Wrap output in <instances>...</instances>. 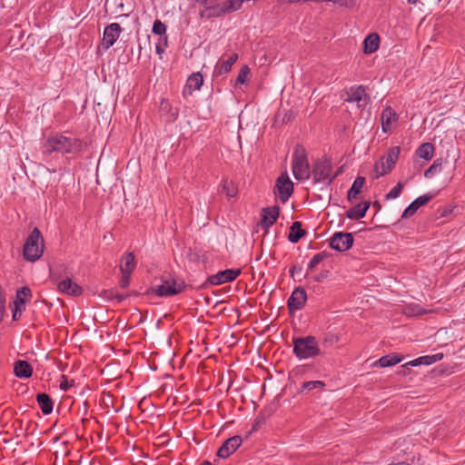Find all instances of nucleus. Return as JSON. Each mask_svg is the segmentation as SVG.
Instances as JSON below:
<instances>
[{
    "mask_svg": "<svg viewBox=\"0 0 465 465\" xmlns=\"http://www.w3.org/2000/svg\"><path fill=\"white\" fill-rule=\"evenodd\" d=\"M400 152L401 148L399 146L390 148L387 155L381 158L374 163L372 177L374 179H379L390 173L393 169L399 158Z\"/></svg>",
    "mask_w": 465,
    "mask_h": 465,
    "instance_id": "6",
    "label": "nucleus"
},
{
    "mask_svg": "<svg viewBox=\"0 0 465 465\" xmlns=\"http://www.w3.org/2000/svg\"><path fill=\"white\" fill-rule=\"evenodd\" d=\"M353 243V236L351 232H337L330 239V246L335 251L345 252Z\"/></svg>",
    "mask_w": 465,
    "mask_h": 465,
    "instance_id": "8",
    "label": "nucleus"
},
{
    "mask_svg": "<svg viewBox=\"0 0 465 465\" xmlns=\"http://www.w3.org/2000/svg\"><path fill=\"white\" fill-rule=\"evenodd\" d=\"M441 170V163L439 160L434 161V163L425 171L424 176L426 178H431L437 173Z\"/></svg>",
    "mask_w": 465,
    "mask_h": 465,
    "instance_id": "34",
    "label": "nucleus"
},
{
    "mask_svg": "<svg viewBox=\"0 0 465 465\" xmlns=\"http://www.w3.org/2000/svg\"><path fill=\"white\" fill-rule=\"evenodd\" d=\"M346 95L347 97L344 100L348 103H356L358 108H364L370 100L365 89L361 85L351 87L346 92Z\"/></svg>",
    "mask_w": 465,
    "mask_h": 465,
    "instance_id": "9",
    "label": "nucleus"
},
{
    "mask_svg": "<svg viewBox=\"0 0 465 465\" xmlns=\"http://www.w3.org/2000/svg\"><path fill=\"white\" fill-rule=\"evenodd\" d=\"M279 213L280 209L278 206L264 208L262 210V217L261 221L262 227L267 229L272 226L276 222Z\"/></svg>",
    "mask_w": 465,
    "mask_h": 465,
    "instance_id": "18",
    "label": "nucleus"
},
{
    "mask_svg": "<svg viewBox=\"0 0 465 465\" xmlns=\"http://www.w3.org/2000/svg\"><path fill=\"white\" fill-rule=\"evenodd\" d=\"M241 0H225L219 5L217 17L231 14L239 10L242 6Z\"/></svg>",
    "mask_w": 465,
    "mask_h": 465,
    "instance_id": "22",
    "label": "nucleus"
},
{
    "mask_svg": "<svg viewBox=\"0 0 465 465\" xmlns=\"http://www.w3.org/2000/svg\"><path fill=\"white\" fill-rule=\"evenodd\" d=\"M305 232L302 229L300 222H294L291 226V232L289 233L288 239L291 242H297L303 235Z\"/></svg>",
    "mask_w": 465,
    "mask_h": 465,
    "instance_id": "32",
    "label": "nucleus"
},
{
    "mask_svg": "<svg viewBox=\"0 0 465 465\" xmlns=\"http://www.w3.org/2000/svg\"><path fill=\"white\" fill-rule=\"evenodd\" d=\"M198 3L203 9L200 11L199 15L202 18L211 19L217 17L219 9V0H194Z\"/></svg>",
    "mask_w": 465,
    "mask_h": 465,
    "instance_id": "14",
    "label": "nucleus"
},
{
    "mask_svg": "<svg viewBox=\"0 0 465 465\" xmlns=\"http://www.w3.org/2000/svg\"><path fill=\"white\" fill-rule=\"evenodd\" d=\"M185 283L181 279L172 276H163L161 282L153 287V292L159 297H170L182 292Z\"/></svg>",
    "mask_w": 465,
    "mask_h": 465,
    "instance_id": "5",
    "label": "nucleus"
},
{
    "mask_svg": "<svg viewBox=\"0 0 465 465\" xmlns=\"http://www.w3.org/2000/svg\"><path fill=\"white\" fill-rule=\"evenodd\" d=\"M419 0H407L410 5H415Z\"/></svg>",
    "mask_w": 465,
    "mask_h": 465,
    "instance_id": "50",
    "label": "nucleus"
},
{
    "mask_svg": "<svg viewBox=\"0 0 465 465\" xmlns=\"http://www.w3.org/2000/svg\"><path fill=\"white\" fill-rule=\"evenodd\" d=\"M250 74V69L247 65H243L241 69H240V72L238 74V76H237V83L238 84H243L246 83V80H247V77Z\"/></svg>",
    "mask_w": 465,
    "mask_h": 465,
    "instance_id": "40",
    "label": "nucleus"
},
{
    "mask_svg": "<svg viewBox=\"0 0 465 465\" xmlns=\"http://www.w3.org/2000/svg\"><path fill=\"white\" fill-rule=\"evenodd\" d=\"M258 424H259V421H257V423L253 426V430H256V428L258 427Z\"/></svg>",
    "mask_w": 465,
    "mask_h": 465,
    "instance_id": "52",
    "label": "nucleus"
},
{
    "mask_svg": "<svg viewBox=\"0 0 465 465\" xmlns=\"http://www.w3.org/2000/svg\"><path fill=\"white\" fill-rule=\"evenodd\" d=\"M44 252V239L40 231L35 228L27 237L24 248V257L28 262H35L40 259Z\"/></svg>",
    "mask_w": 465,
    "mask_h": 465,
    "instance_id": "4",
    "label": "nucleus"
},
{
    "mask_svg": "<svg viewBox=\"0 0 465 465\" xmlns=\"http://www.w3.org/2000/svg\"><path fill=\"white\" fill-rule=\"evenodd\" d=\"M131 274L122 273L120 280V286L124 289L127 288L130 284Z\"/></svg>",
    "mask_w": 465,
    "mask_h": 465,
    "instance_id": "43",
    "label": "nucleus"
},
{
    "mask_svg": "<svg viewBox=\"0 0 465 465\" xmlns=\"http://www.w3.org/2000/svg\"><path fill=\"white\" fill-rule=\"evenodd\" d=\"M340 173V170H337L336 176Z\"/></svg>",
    "mask_w": 465,
    "mask_h": 465,
    "instance_id": "53",
    "label": "nucleus"
},
{
    "mask_svg": "<svg viewBox=\"0 0 465 465\" xmlns=\"http://www.w3.org/2000/svg\"><path fill=\"white\" fill-rule=\"evenodd\" d=\"M166 25L162 23L160 20H155L153 25V33L162 36L165 35Z\"/></svg>",
    "mask_w": 465,
    "mask_h": 465,
    "instance_id": "39",
    "label": "nucleus"
},
{
    "mask_svg": "<svg viewBox=\"0 0 465 465\" xmlns=\"http://www.w3.org/2000/svg\"><path fill=\"white\" fill-rule=\"evenodd\" d=\"M203 84V75L200 73H194L189 76L186 84L183 90V95L188 96L193 94V91L200 90Z\"/></svg>",
    "mask_w": 465,
    "mask_h": 465,
    "instance_id": "16",
    "label": "nucleus"
},
{
    "mask_svg": "<svg viewBox=\"0 0 465 465\" xmlns=\"http://www.w3.org/2000/svg\"><path fill=\"white\" fill-rule=\"evenodd\" d=\"M331 165L328 163L322 162L317 163L312 170V174L316 182H324L329 180V183H331L336 177V174L331 176Z\"/></svg>",
    "mask_w": 465,
    "mask_h": 465,
    "instance_id": "15",
    "label": "nucleus"
},
{
    "mask_svg": "<svg viewBox=\"0 0 465 465\" xmlns=\"http://www.w3.org/2000/svg\"><path fill=\"white\" fill-rule=\"evenodd\" d=\"M292 169L296 180L305 181L310 178L311 171L306 150L301 144H297L294 148Z\"/></svg>",
    "mask_w": 465,
    "mask_h": 465,
    "instance_id": "3",
    "label": "nucleus"
},
{
    "mask_svg": "<svg viewBox=\"0 0 465 465\" xmlns=\"http://www.w3.org/2000/svg\"><path fill=\"white\" fill-rule=\"evenodd\" d=\"M114 297L119 302H123L125 299L124 295H115Z\"/></svg>",
    "mask_w": 465,
    "mask_h": 465,
    "instance_id": "49",
    "label": "nucleus"
},
{
    "mask_svg": "<svg viewBox=\"0 0 465 465\" xmlns=\"http://www.w3.org/2000/svg\"><path fill=\"white\" fill-rule=\"evenodd\" d=\"M281 4H298L301 2H322V0H278Z\"/></svg>",
    "mask_w": 465,
    "mask_h": 465,
    "instance_id": "44",
    "label": "nucleus"
},
{
    "mask_svg": "<svg viewBox=\"0 0 465 465\" xmlns=\"http://www.w3.org/2000/svg\"><path fill=\"white\" fill-rule=\"evenodd\" d=\"M14 372L18 378H29L33 374L32 366L25 361H16L14 364Z\"/></svg>",
    "mask_w": 465,
    "mask_h": 465,
    "instance_id": "23",
    "label": "nucleus"
},
{
    "mask_svg": "<svg viewBox=\"0 0 465 465\" xmlns=\"http://www.w3.org/2000/svg\"><path fill=\"white\" fill-rule=\"evenodd\" d=\"M323 386L324 383L321 381H310L303 382L302 388V390L312 391L314 389L322 388Z\"/></svg>",
    "mask_w": 465,
    "mask_h": 465,
    "instance_id": "38",
    "label": "nucleus"
},
{
    "mask_svg": "<svg viewBox=\"0 0 465 465\" xmlns=\"http://www.w3.org/2000/svg\"><path fill=\"white\" fill-rule=\"evenodd\" d=\"M401 361V358L396 354H389L382 356L375 363V366H380L382 368L393 366L399 363Z\"/></svg>",
    "mask_w": 465,
    "mask_h": 465,
    "instance_id": "31",
    "label": "nucleus"
},
{
    "mask_svg": "<svg viewBox=\"0 0 465 465\" xmlns=\"http://www.w3.org/2000/svg\"><path fill=\"white\" fill-rule=\"evenodd\" d=\"M403 185L401 183H398L396 186H394L387 194L386 199L387 200H393L399 197V195L401 193Z\"/></svg>",
    "mask_w": 465,
    "mask_h": 465,
    "instance_id": "37",
    "label": "nucleus"
},
{
    "mask_svg": "<svg viewBox=\"0 0 465 465\" xmlns=\"http://www.w3.org/2000/svg\"><path fill=\"white\" fill-rule=\"evenodd\" d=\"M364 53L365 54H372L374 53L380 45V36L373 33L369 35L364 42Z\"/></svg>",
    "mask_w": 465,
    "mask_h": 465,
    "instance_id": "27",
    "label": "nucleus"
},
{
    "mask_svg": "<svg viewBox=\"0 0 465 465\" xmlns=\"http://www.w3.org/2000/svg\"><path fill=\"white\" fill-rule=\"evenodd\" d=\"M223 191L230 198L234 197L237 194V188L232 182L225 180L223 184Z\"/></svg>",
    "mask_w": 465,
    "mask_h": 465,
    "instance_id": "35",
    "label": "nucleus"
},
{
    "mask_svg": "<svg viewBox=\"0 0 465 465\" xmlns=\"http://www.w3.org/2000/svg\"><path fill=\"white\" fill-rule=\"evenodd\" d=\"M307 293L302 287H297L293 290L288 299L287 304L291 312L301 310L306 302Z\"/></svg>",
    "mask_w": 465,
    "mask_h": 465,
    "instance_id": "10",
    "label": "nucleus"
},
{
    "mask_svg": "<svg viewBox=\"0 0 465 465\" xmlns=\"http://www.w3.org/2000/svg\"><path fill=\"white\" fill-rule=\"evenodd\" d=\"M325 257V252H319L315 254L309 262L308 271H312Z\"/></svg>",
    "mask_w": 465,
    "mask_h": 465,
    "instance_id": "36",
    "label": "nucleus"
},
{
    "mask_svg": "<svg viewBox=\"0 0 465 465\" xmlns=\"http://www.w3.org/2000/svg\"><path fill=\"white\" fill-rule=\"evenodd\" d=\"M239 269H227L218 272L216 274L209 277V282L213 285H220L233 281L239 274Z\"/></svg>",
    "mask_w": 465,
    "mask_h": 465,
    "instance_id": "12",
    "label": "nucleus"
},
{
    "mask_svg": "<svg viewBox=\"0 0 465 465\" xmlns=\"http://www.w3.org/2000/svg\"><path fill=\"white\" fill-rule=\"evenodd\" d=\"M200 465H212V463L210 461H208V460H204Z\"/></svg>",
    "mask_w": 465,
    "mask_h": 465,
    "instance_id": "51",
    "label": "nucleus"
},
{
    "mask_svg": "<svg viewBox=\"0 0 465 465\" xmlns=\"http://www.w3.org/2000/svg\"><path fill=\"white\" fill-rule=\"evenodd\" d=\"M58 289L60 292L73 296H80L83 292L82 288L69 278L60 282Z\"/></svg>",
    "mask_w": 465,
    "mask_h": 465,
    "instance_id": "20",
    "label": "nucleus"
},
{
    "mask_svg": "<svg viewBox=\"0 0 465 465\" xmlns=\"http://www.w3.org/2000/svg\"><path fill=\"white\" fill-rule=\"evenodd\" d=\"M293 353L300 360L313 358L321 354L317 340L314 336L293 338Z\"/></svg>",
    "mask_w": 465,
    "mask_h": 465,
    "instance_id": "2",
    "label": "nucleus"
},
{
    "mask_svg": "<svg viewBox=\"0 0 465 465\" xmlns=\"http://www.w3.org/2000/svg\"><path fill=\"white\" fill-rule=\"evenodd\" d=\"M397 119V114L391 107L388 106L385 109H383L381 115L382 131L384 133L391 132L392 129V124L396 122Z\"/></svg>",
    "mask_w": 465,
    "mask_h": 465,
    "instance_id": "17",
    "label": "nucleus"
},
{
    "mask_svg": "<svg viewBox=\"0 0 465 465\" xmlns=\"http://www.w3.org/2000/svg\"><path fill=\"white\" fill-rule=\"evenodd\" d=\"M293 193V183L286 173H282L276 180L274 193L282 203H286Z\"/></svg>",
    "mask_w": 465,
    "mask_h": 465,
    "instance_id": "7",
    "label": "nucleus"
},
{
    "mask_svg": "<svg viewBox=\"0 0 465 465\" xmlns=\"http://www.w3.org/2000/svg\"><path fill=\"white\" fill-rule=\"evenodd\" d=\"M434 153V146L430 143H424L421 145H420L416 151V154L424 159V160H430L433 156Z\"/></svg>",
    "mask_w": 465,
    "mask_h": 465,
    "instance_id": "30",
    "label": "nucleus"
},
{
    "mask_svg": "<svg viewBox=\"0 0 465 465\" xmlns=\"http://www.w3.org/2000/svg\"><path fill=\"white\" fill-rule=\"evenodd\" d=\"M122 28L119 24L112 23L104 28L103 45L108 49L113 46L120 36Z\"/></svg>",
    "mask_w": 465,
    "mask_h": 465,
    "instance_id": "11",
    "label": "nucleus"
},
{
    "mask_svg": "<svg viewBox=\"0 0 465 465\" xmlns=\"http://www.w3.org/2000/svg\"><path fill=\"white\" fill-rule=\"evenodd\" d=\"M442 358H443V353L440 352V353H436L433 355H427V356L420 357L416 360L411 361L410 362V364H411L412 366H417L419 364L430 365L432 363H435V362L440 361Z\"/></svg>",
    "mask_w": 465,
    "mask_h": 465,
    "instance_id": "29",
    "label": "nucleus"
},
{
    "mask_svg": "<svg viewBox=\"0 0 465 465\" xmlns=\"http://www.w3.org/2000/svg\"><path fill=\"white\" fill-rule=\"evenodd\" d=\"M82 143L80 140L55 134L49 137L43 145V153L51 154L54 152L61 153H76L80 152Z\"/></svg>",
    "mask_w": 465,
    "mask_h": 465,
    "instance_id": "1",
    "label": "nucleus"
},
{
    "mask_svg": "<svg viewBox=\"0 0 465 465\" xmlns=\"http://www.w3.org/2000/svg\"><path fill=\"white\" fill-rule=\"evenodd\" d=\"M370 207V202H361L346 212L347 218L359 220L365 216Z\"/></svg>",
    "mask_w": 465,
    "mask_h": 465,
    "instance_id": "21",
    "label": "nucleus"
},
{
    "mask_svg": "<svg viewBox=\"0 0 465 465\" xmlns=\"http://www.w3.org/2000/svg\"><path fill=\"white\" fill-rule=\"evenodd\" d=\"M136 262H135V256L134 252H130L125 253L120 263V271L121 273H126V274H132L135 268Z\"/></svg>",
    "mask_w": 465,
    "mask_h": 465,
    "instance_id": "24",
    "label": "nucleus"
},
{
    "mask_svg": "<svg viewBox=\"0 0 465 465\" xmlns=\"http://www.w3.org/2000/svg\"><path fill=\"white\" fill-rule=\"evenodd\" d=\"M71 386H72V383H70V382L68 381V380H67V379H65V378L64 377V381H61V383H60V389H61L62 391H67Z\"/></svg>",
    "mask_w": 465,
    "mask_h": 465,
    "instance_id": "45",
    "label": "nucleus"
},
{
    "mask_svg": "<svg viewBox=\"0 0 465 465\" xmlns=\"http://www.w3.org/2000/svg\"><path fill=\"white\" fill-rule=\"evenodd\" d=\"M36 401L44 414L48 415L52 413L54 402L48 394L45 392L38 393L36 395Z\"/></svg>",
    "mask_w": 465,
    "mask_h": 465,
    "instance_id": "25",
    "label": "nucleus"
},
{
    "mask_svg": "<svg viewBox=\"0 0 465 465\" xmlns=\"http://www.w3.org/2000/svg\"><path fill=\"white\" fill-rule=\"evenodd\" d=\"M237 59H238L237 54H232V55H230V57L227 60L223 61L221 64L220 73L221 74L229 73L232 69V64L236 62Z\"/></svg>",
    "mask_w": 465,
    "mask_h": 465,
    "instance_id": "33",
    "label": "nucleus"
},
{
    "mask_svg": "<svg viewBox=\"0 0 465 465\" xmlns=\"http://www.w3.org/2000/svg\"><path fill=\"white\" fill-rule=\"evenodd\" d=\"M431 195H421L418 198H416L402 213L401 214V218L403 219H406V218H409L411 216H412L416 212L417 210L425 205L430 199H431Z\"/></svg>",
    "mask_w": 465,
    "mask_h": 465,
    "instance_id": "19",
    "label": "nucleus"
},
{
    "mask_svg": "<svg viewBox=\"0 0 465 465\" xmlns=\"http://www.w3.org/2000/svg\"><path fill=\"white\" fill-rule=\"evenodd\" d=\"M347 0H322V2H332L334 4H339L341 5H344Z\"/></svg>",
    "mask_w": 465,
    "mask_h": 465,
    "instance_id": "48",
    "label": "nucleus"
},
{
    "mask_svg": "<svg viewBox=\"0 0 465 465\" xmlns=\"http://www.w3.org/2000/svg\"><path fill=\"white\" fill-rule=\"evenodd\" d=\"M167 46V37L164 36V38L163 39V41L161 40L157 45H156V53L158 54H162L163 53H164L165 51V47Z\"/></svg>",
    "mask_w": 465,
    "mask_h": 465,
    "instance_id": "42",
    "label": "nucleus"
},
{
    "mask_svg": "<svg viewBox=\"0 0 465 465\" xmlns=\"http://www.w3.org/2000/svg\"><path fill=\"white\" fill-rule=\"evenodd\" d=\"M242 438L240 436H233L227 439L223 444L218 449L217 456L219 458H228L231 454L237 450L242 444Z\"/></svg>",
    "mask_w": 465,
    "mask_h": 465,
    "instance_id": "13",
    "label": "nucleus"
},
{
    "mask_svg": "<svg viewBox=\"0 0 465 465\" xmlns=\"http://www.w3.org/2000/svg\"><path fill=\"white\" fill-rule=\"evenodd\" d=\"M20 316H21V314L19 313V310L17 308V305H15V310L13 312V319L14 320H17Z\"/></svg>",
    "mask_w": 465,
    "mask_h": 465,
    "instance_id": "47",
    "label": "nucleus"
},
{
    "mask_svg": "<svg viewBox=\"0 0 465 465\" xmlns=\"http://www.w3.org/2000/svg\"><path fill=\"white\" fill-rule=\"evenodd\" d=\"M365 183V178L361 176H358L350 190L348 191L347 198L348 201L352 202L354 199H356L357 195L361 193L363 185Z\"/></svg>",
    "mask_w": 465,
    "mask_h": 465,
    "instance_id": "28",
    "label": "nucleus"
},
{
    "mask_svg": "<svg viewBox=\"0 0 465 465\" xmlns=\"http://www.w3.org/2000/svg\"><path fill=\"white\" fill-rule=\"evenodd\" d=\"M427 312L421 309L419 305L409 306L405 313L409 316H417L426 313Z\"/></svg>",
    "mask_w": 465,
    "mask_h": 465,
    "instance_id": "41",
    "label": "nucleus"
},
{
    "mask_svg": "<svg viewBox=\"0 0 465 465\" xmlns=\"http://www.w3.org/2000/svg\"><path fill=\"white\" fill-rule=\"evenodd\" d=\"M324 341L335 343L339 341V338L335 334H330Z\"/></svg>",
    "mask_w": 465,
    "mask_h": 465,
    "instance_id": "46",
    "label": "nucleus"
},
{
    "mask_svg": "<svg viewBox=\"0 0 465 465\" xmlns=\"http://www.w3.org/2000/svg\"><path fill=\"white\" fill-rule=\"evenodd\" d=\"M32 292L29 287H22L20 290L16 292V299L15 301V305H17V308L19 310V313L22 314V312L25 309V299L27 297H31Z\"/></svg>",
    "mask_w": 465,
    "mask_h": 465,
    "instance_id": "26",
    "label": "nucleus"
}]
</instances>
